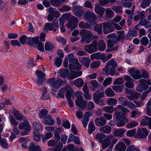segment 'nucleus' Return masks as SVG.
<instances>
[{
    "mask_svg": "<svg viewBox=\"0 0 151 151\" xmlns=\"http://www.w3.org/2000/svg\"><path fill=\"white\" fill-rule=\"evenodd\" d=\"M111 130V128L109 127L105 126L104 127H100L99 129L100 131L105 133L106 134L109 133Z\"/></svg>",
    "mask_w": 151,
    "mask_h": 151,
    "instance_id": "36",
    "label": "nucleus"
},
{
    "mask_svg": "<svg viewBox=\"0 0 151 151\" xmlns=\"http://www.w3.org/2000/svg\"><path fill=\"white\" fill-rule=\"evenodd\" d=\"M60 92H66V97L72 95L73 93V90L69 85H67L65 87L61 88L59 90Z\"/></svg>",
    "mask_w": 151,
    "mask_h": 151,
    "instance_id": "11",
    "label": "nucleus"
},
{
    "mask_svg": "<svg viewBox=\"0 0 151 151\" xmlns=\"http://www.w3.org/2000/svg\"><path fill=\"white\" fill-rule=\"evenodd\" d=\"M83 81L80 78H78L74 80V84L78 87H82L84 84Z\"/></svg>",
    "mask_w": 151,
    "mask_h": 151,
    "instance_id": "34",
    "label": "nucleus"
},
{
    "mask_svg": "<svg viewBox=\"0 0 151 151\" xmlns=\"http://www.w3.org/2000/svg\"><path fill=\"white\" fill-rule=\"evenodd\" d=\"M140 71L138 69H136L134 74L131 75V76L135 79H139L142 78L141 75L140 74Z\"/></svg>",
    "mask_w": 151,
    "mask_h": 151,
    "instance_id": "43",
    "label": "nucleus"
},
{
    "mask_svg": "<svg viewBox=\"0 0 151 151\" xmlns=\"http://www.w3.org/2000/svg\"><path fill=\"white\" fill-rule=\"evenodd\" d=\"M117 120V122L116 125L118 127H124V126L125 123L128 122V119L126 117H121Z\"/></svg>",
    "mask_w": 151,
    "mask_h": 151,
    "instance_id": "20",
    "label": "nucleus"
},
{
    "mask_svg": "<svg viewBox=\"0 0 151 151\" xmlns=\"http://www.w3.org/2000/svg\"><path fill=\"white\" fill-rule=\"evenodd\" d=\"M112 88L115 92L119 93L124 90V86H112Z\"/></svg>",
    "mask_w": 151,
    "mask_h": 151,
    "instance_id": "37",
    "label": "nucleus"
},
{
    "mask_svg": "<svg viewBox=\"0 0 151 151\" xmlns=\"http://www.w3.org/2000/svg\"><path fill=\"white\" fill-rule=\"evenodd\" d=\"M75 103L77 106L83 110H84L86 109L87 104L86 101H83V99L76 100Z\"/></svg>",
    "mask_w": 151,
    "mask_h": 151,
    "instance_id": "17",
    "label": "nucleus"
},
{
    "mask_svg": "<svg viewBox=\"0 0 151 151\" xmlns=\"http://www.w3.org/2000/svg\"><path fill=\"white\" fill-rule=\"evenodd\" d=\"M139 93L136 92H133L130 95H127V97L130 100L137 99L139 96Z\"/></svg>",
    "mask_w": 151,
    "mask_h": 151,
    "instance_id": "32",
    "label": "nucleus"
},
{
    "mask_svg": "<svg viewBox=\"0 0 151 151\" xmlns=\"http://www.w3.org/2000/svg\"><path fill=\"white\" fill-rule=\"evenodd\" d=\"M36 74L38 77V79L36 82L38 85L42 84L45 80V74L39 70L36 71Z\"/></svg>",
    "mask_w": 151,
    "mask_h": 151,
    "instance_id": "10",
    "label": "nucleus"
},
{
    "mask_svg": "<svg viewBox=\"0 0 151 151\" xmlns=\"http://www.w3.org/2000/svg\"><path fill=\"white\" fill-rule=\"evenodd\" d=\"M101 64L100 61L97 60L92 62L90 64V67L91 68H94L99 67Z\"/></svg>",
    "mask_w": 151,
    "mask_h": 151,
    "instance_id": "49",
    "label": "nucleus"
},
{
    "mask_svg": "<svg viewBox=\"0 0 151 151\" xmlns=\"http://www.w3.org/2000/svg\"><path fill=\"white\" fill-rule=\"evenodd\" d=\"M106 17L109 18H111L114 15V12L110 8H107L105 10Z\"/></svg>",
    "mask_w": 151,
    "mask_h": 151,
    "instance_id": "35",
    "label": "nucleus"
},
{
    "mask_svg": "<svg viewBox=\"0 0 151 151\" xmlns=\"http://www.w3.org/2000/svg\"><path fill=\"white\" fill-rule=\"evenodd\" d=\"M102 27L103 28L102 23L96 25L94 27V30L97 32L99 35H101L102 33Z\"/></svg>",
    "mask_w": 151,
    "mask_h": 151,
    "instance_id": "40",
    "label": "nucleus"
},
{
    "mask_svg": "<svg viewBox=\"0 0 151 151\" xmlns=\"http://www.w3.org/2000/svg\"><path fill=\"white\" fill-rule=\"evenodd\" d=\"M117 63L115 62L113 59H111L107 63L105 68H103V70L105 72V74L107 75H109V70L110 67L109 66L111 65L112 67L116 68L117 66Z\"/></svg>",
    "mask_w": 151,
    "mask_h": 151,
    "instance_id": "8",
    "label": "nucleus"
},
{
    "mask_svg": "<svg viewBox=\"0 0 151 151\" xmlns=\"http://www.w3.org/2000/svg\"><path fill=\"white\" fill-rule=\"evenodd\" d=\"M67 15V14L66 13L63 14L59 18V21L60 24L61 25H63L64 24Z\"/></svg>",
    "mask_w": 151,
    "mask_h": 151,
    "instance_id": "57",
    "label": "nucleus"
},
{
    "mask_svg": "<svg viewBox=\"0 0 151 151\" xmlns=\"http://www.w3.org/2000/svg\"><path fill=\"white\" fill-rule=\"evenodd\" d=\"M117 41L115 39H112L108 40L107 45L109 48H112L114 46V44H116Z\"/></svg>",
    "mask_w": 151,
    "mask_h": 151,
    "instance_id": "50",
    "label": "nucleus"
},
{
    "mask_svg": "<svg viewBox=\"0 0 151 151\" xmlns=\"http://www.w3.org/2000/svg\"><path fill=\"white\" fill-rule=\"evenodd\" d=\"M91 62L89 58L84 57L80 61V62L83 65L85 66L87 68H88L89 66V64Z\"/></svg>",
    "mask_w": 151,
    "mask_h": 151,
    "instance_id": "33",
    "label": "nucleus"
},
{
    "mask_svg": "<svg viewBox=\"0 0 151 151\" xmlns=\"http://www.w3.org/2000/svg\"><path fill=\"white\" fill-rule=\"evenodd\" d=\"M103 109L106 112L111 114L113 112L114 108L112 106H106L104 107Z\"/></svg>",
    "mask_w": 151,
    "mask_h": 151,
    "instance_id": "51",
    "label": "nucleus"
},
{
    "mask_svg": "<svg viewBox=\"0 0 151 151\" xmlns=\"http://www.w3.org/2000/svg\"><path fill=\"white\" fill-rule=\"evenodd\" d=\"M47 83L54 88L59 89L63 85V81L61 79L55 81L54 78H51L47 80Z\"/></svg>",
    "mask_w": 151,
    "mask_h": 151,
    "instance_id": "4",
    "label": "nucleus"
},
{
    "mask_svg": "<svg viewBox=\"0 0 151 151\" xmlns=\"http://www.w3.org/2000/svg\"><path fill=\"white\" fill-rule=\"evenodd\" d=\"M54 27L52 23H46L44 27V30L47 32L48 30H52Z\"/></svg>",
    "mask_w": 151,
    "mask_h": 151,
    "instance_id": "47",
    "label": "nucleus"
},
{
    "mask_svg": "<svg viewBox=\"0 0 151 151\" xmlns=\"http://www.w3.org/2000/svg\"><path fill=\"white\" fill-rule=\"evenodd\" d=\"M83 18L91 25L95 24V20L97 17L95 14L93 12L90 11H87L85 12L83 16Z\"/></svg>",
    "mask_w": 151,
    "mask_h": 151,
    "instance_id": "3",
    "label": "nucleus"
},
{
    "mask_svg": "<svg viewBox=\"0 0 151 151\" xmlns=\"http://www.w3.org/2000/svg\"><path fill=\"white\" fill-rule=\"evenodd\" d=\"M33 127L35 129L40 130L42 129V126L40 124L36 122H34L33 124Z\"/></svg>",
    "mask_w": 151,
    "mask_h": 151,
    "instance_id": "64",
    "label": "nucleus"
},
{
    "mask_svg": "<svg viewBox=\"0 0 151 151\" xmlns=\"http://www.w3.org/2000/svg\"><path fill=\"white\" fill-rule=\"evenodd\" d=\"M95 122L96 125L98 127L104 126L106 123V120L103 116L96 119Z\"/></svg>",
    "mask_w": 151,
    "mask_h": 151,
    "instance_id": "21",
    "label": "nucleus"
},
{
    "mask_svg": "<svg viewBox=\"0 0 151 151\" xmlns=\"http://www.w3.org/2000/svg\"><path fill=\"white\" fill-rule=\"evenodd\" d=\"M148 134V131L146 129L139 128L137 131L136 136L138 138H143L147 137Z\"/></svg>",
    "mask_w": 151,
    "mask_h": 151,
    "instance_id": "9",
    "label": "nucleus"
},
{
    "mask_svg": "<svg viewBox=\"0 0 151 151\" xmlns=\"http://www.w3.org/2000/svg\"><path fill=\"white\" fill-rule=\"evenodd\" d=\"M111 9L116 13H122V7L121 6H114L112 7Z\"/></svg>",
    "mask_w": 151,
    "mask_h": 151,
    "instance_id": "41",
    "label": "nucleus"
},
{
    "mask_svg": "<svg viewBox=\"0 0 151 151\" xmlns=\"http://www.w3.org/2000/svg\"><path fill=\"white\" fill-rule=\"evenodd\" d=\"M114 114H115L116 117V120H118L121 117H125L124 114H122V113L121 111H117L115 112Z\"/></svg>",
    "mask_w": 151,
    "mask_h": 151,
    "instance_id": "59",
    "label": "nucleus"
},
{
    "mask_svg": "<svg viewBox=\"0 0 151 151\" xmlns=\"http://www.w3.org/2000/svg\"><path fill=\"white\" fill-rule=\"evenodd\" d=\"M98 46V49L101 51H103L106 48V46L103 40H99L97 44Z\"/></svg>",
    "mask_w": 151,
    "mask_h": 151,
    "instance_id": "29",
    "label": "nucleus"
},
{
    "mask_svg": "<svg viewBox=\"0 0 151 151\" xmlns=\"http://www.w3.org/2000/svg\"><path fill=\"white\" fill-rule=\"evenodd\" d=\"M125 131L123 129L119 128L114 130L113 134L114 135L117 137H122L123 134Z\"/></svg>",
    "mask_w": 151,
    "mask_h": 151,
    "instance_id": "25",
    "label": "nucleus"
},
{
    "mask_svg": "<svg viewBox=\"0 0 151 151\" xmlns=\"http://www.w3.org/2000/svg\"><path fill=\"white\" fill-rule=\"evenodd\" d=\"M138 25H142L145 27L146 28H148V21L145 19H142L139 22Z\"/></svg>",
    "mask_w": 151,
    "mask_h": 151,
    "instance_id": "52",
    "label": "nucleus"
},
{
    "mask_svg": "<svg viewBox=\"0 0 151 151\" xmlns=\"http://www.w3.org/2000/svg\"><path fill=\"white\" fill-rule=\"evenodd\" d=\"M63 146V144L61 142H58L57 144L54 146V148H52V150L54 151H60Z\"/></svg>",
    "mask_w": 151,
    "mask_h": 151,
    "instance_id": "38",
    "label": "nucleus"
},
{
    "mask_svg": "<svg viewBox=\"0 0 151 151\" xmlns=\"http://www.w3.org/2000/svg\"><path fill=\"white\" fill-rule=\"evenodd\" d=\"M37 48L40 51H44V44L43 43L39 41V40H38V42H37Z\"/></svg>",
    "mask_w": 151,
    "mask_h": 151,
    "instance_id": "63",
    "label": "nucleus"
},
{
    "mask_svg": "<svg viewBox=\"0 0 151 151\" xmlns=\"http://www.w3.org/2000/svg\"><path fill=\"white\" fill-rule=\"evenodd\" d=\"M115 148L117 151H125L126 149V146L123 142H120L116 145Z\"/></svg>",
    "mask_w": 151,
    "mask_h": 151,
    "instance_id": "22",
    "label": "nucleus"
},
{
    "mask_svg": "<svg viewBox=\"0 0 151 151\" xmlns=\"http://www.w3.org/2000/svg\"><path fill=\"white\" fill-rule=\"evenodd\" d=\"M45 47V50L50 51L53 49L54 46L51 43L49 42H46Z\"/></svg>",
    "mask_w": 151,
    "mask_h": 151,
    "instance_id": "46",
    "label": "nucleus"
},
{
    "mask_svg": "<svg viewBox=\"0 0 151 151\" xmlns=\"http://www.w3.org/2000/svg\"><path fill=\"white\" fill-rule=\"evenodd\" d=\"M79 26L80 28H81L88 29L91 27V26L90 24L83 22L79 23Z\"/></svg>",
    "mask_w": 151,
    "mask_h": 151,
    "instance_id": "53",
    "label": "nucleus"
},
{
    "mask_svg": "<svg viewBox=\"0 0 151 151\" xmlns=\"http://www.w3.org/2000/svg\"><path fill=\"white\" fill-rule=\"evenodd\" d=\"M150 3V0H143L141 3V7L142 8H145L146 7L149 6Z\"/></svg>",
    "mask_w": 151,
    "mask_h": 151,
    "instance_id": "54",
    "label": "nucleus"
},
{
    "mask_svg": "<svg viewBox=\"0 0 151 151\" xmlns=\"http://www.w3.org/2000/svg\"><path fill=\"white\" fill-rule=\"evenodd\" d=\"M105 10L104 8L99 6L97 4H95L94 11L97 14H99L101 17H103Z\"/></svg>",
    "mask_w": 151,
    "mask_h": 151,
    "instance_id": "14",
    "label": "nucleus"
},
{
    "mask_svg": "<svg viewBox=\"0 0 151 151\" xmlns=\"http://www.w3.org/2000/svg\"><path fill=\"white\" fill-rule=\"evenodd\" d=\"M76 96L77 98L76 100H81L83 99V94L81 91H77L75 93Z\"/></svg>",
    "mask_w": 151,
    "mask_h": 151,
    "instance_id": "58",
    "label": "nucleus"
},
{
    "mask_svg": "<svg viewBox=\"0 0 151 151\" xmlns=\"http://www.w3.org/2000/svg\"><path fill=\"white\" fill-rule=\"evenodd\" d=\"M117 33L118 35L116 38V40L117 42L123 41L125 38L124 31L123 30L119 31H117Z\"/></svg>",
    "mask_w": 151,
    "mask_h": 151,
    "instance_id": "18",
    "label": "nucleus"
},
{
    "mask_svg": "<svg viewBox=\"0 0 151 151\" xmlns=\"http://www.w3.org/2000/svg\"><path fill=\"white\" fill-rule=\"evenodd\" d=\"M18 128L20 130L24 129L25 130L21 132V135L22 136L27 135L31 129V127L27 120H24L20 123L19 124Z\"/></svg>",
    "mask_w": 151,
    "mask_h": 151,
    "instance_id": "2",
    "label": "nucleus"
},
{
    "mask_svg": "<svg viewBox=\"0 0 151 151\" xmlns=\"http://www.w3.org/2000/svg\"><path fill=\"white\" fill-rule=\"evenodd\" d=\"M28 148L29 149V151H39L41 149L39 145L35 146V143L34 142L30 143Z\"/></svg>",
    "mask_w": 151,
    "mask_h": 151,
    "instance_id": "24",
    "label": "nucleus"
},
{
    "mask_svg": "<svg viewBox=\"0 0 151 151\" xmlns=\"http://www.w3.org/2000/svg\"><path fill=\"white\" fill-rule=\"evenodd\" d=\"M9 118L10 120V122L14 126H16L18 124V122L16 121L12 115H9Z\"/></svg>",
    "mask_w": 151,
    "mask_h": 151,
    "instance_id": "48",
    "label": "nucleus"
},
{
    "mask_svg": "<svg viewBox=\"0 0 151 151\" xmlns=\"http://www.w3.org/2000/svg\"><path fill=\"white\" fill-rule=\"evenodd\" d=\"M55 123V121L52 119V117L50 115H48L45 116L44 123L46 125H52Z\"/></svg>",
    "mask_w": 151,
    "mask_h": 151,
    "instance_id": "23",
    "label": "nucleus"
},
{
    "mask_svg": "<svg viewBox=\"0 0 151 151\" xmlns=\"http://www.w3.org/2000/svg\"><path fill=\"white\" fill-rule=\"evenodd\" d=\"M114 137L112 135H110L107 137L106 138L101 142L103 149H105L110 145L111 140Z\"/></svg>",
    "mask_w": 151,
    "mask_h": 151,
    "instance_id": "12",
    "label": "nucleus"
},
{
    "mask_svg": "<svg viewBox=\"0 0 151 151\" xmlns=\"http://www.w3.org/2000/svg\"><path fill=\"white\" fill-rule=\"evenodd\" d=\"M79 35L82 38L81 41L82 43L85 42L86 44H89L91 42V38L93 34L89 31L81 29Z\"/></svg>",
    "mask_w": 151,
    "mask_h": 151,
    "instance_id": "1",
    "label": "nucleus"
},
{
    "mask_svg": "<svg viewBox=\"0 0 151 151\" xmlns=\"http://www.w3.org/2000/svg\"><path fill=\"white\" fill-rule=\"evenodd\" d=\"M69 73V71L68 69H62L60 71V75L62 78L67 77Z\"/></svg>",
    "mask_w": 151,
    "mask_h": 151,
    "instance_id": "45",
    "label": "nucleus"
},
{
    "mask_svg": "<svg viewBox=\"0 0 151 151\" xmlns=\"http://www.w3.org/2000/svg\"><path fill=\"white\" fill-rule=\"evenodd\" d=\"M39 40V37L37 36L33 38L29 37L27 38V43L31 46L37 45V42Z\"/></svg>",
    "mask_w": 151,
    "mask_h": 151,
    "instance_id": "16",
    "label": "nucleus"
},
{
    "mask_svg": "<svg viewBox=\"0 0 151 151\" xmlns=\"http://www.w3.org/2000/svg\"><path fill=\"white\" fill-rule=\"evenodd\" d=\"M42 90L43 93L41 97V99L44 100L49 99L50 98V96H48V97L47 98L45 97V98H44L45 96V94L46 93L47 91L46 88L45 87H43L42 88Z\"/></svg>",
    "mask_w": 151,
    "mask_h": 151,
    "instance_id": "56",
    "label": "nucleus"
},
{
    "mask_svg": "<svg viewBox=\"0 0 151 151\" xmlns=\"http://www.w3.org/2000/svg\"><path fill=\"white\" fill-rule=\"evenodd\" d=\"M112 78L110 77L106 78L104 81L103 85L104 86H106L110 85L111 82Z\"/></svg>",
    "mask_w": 151,
    "mask_h": 151,
    "instance_id": "62",
    "label": "nucleus"
},
{
    "mask_svg": "<svg viewBox=\"0 0 151 151\" xmlns=\"http://www.w3.org/2000/svg\"><path fill=\"white\" fill-rule=\"evenodd\" d=\"M145 12L143 11L138 12V15L134 17V20L137 21L144 18L145 17Z\"/></svg>",
    "mask_w": 151,
    "mask_h": 151,
    "instance_id": "28",
    "label": "nucleus"
},
{
    "mask_svg": "<svg viewBox=\"0 0 151 151\" xmlns=\"http://www.w3.org/2000/svg\"><path fill=\"white\" fill-rule=\"evenodd\" d=\"M141 44L144 46H146L149 43V40L146 37H142L140 40Z\"/></svg>",
    "mask_w": 151,
    "mask_h": 151,
    "instance_id": "55",
    "label": "nucleus"
},
{
    "mask_svg": "<svg viewBox=\"0 0 151 151\" xmlns=\"http://www.w3.org/2000/svg\"><path fill=\"white\" fill-rule=\"evenodd\" d=\"M62 60L61 58L57 57L55 58V64L58 67H59L62 63Z\"/></svg>",
    "mask_w": 151,
    "mask_h": 151,
    "instance_id": "61",
    "label": "nucleus"
},
{
    "mask_svg": "<svg viewBox=\"0 0 151 151\" xmlns=\"http://www.w3.org/2000/svg\"><path fill=\"white\" fill-rule=\"evenodd\" d=\"M105 95L104 92H100L97 91L93 94V99L95 103H97L99 99L104 96Z\"/></svg>",
    "mask_w": 151,
    "mask_h": 151,
    "instance_id": "13",
    "label": "nucleus"
},
{
    "mask_svg": "<svg viewBox=\"0 0 151 151\" xmlns=\"http://www.w3.org/2000/svg\"><path fill=\"white\" fill-rule=\"evenodd\" d=\"M104 55L101 54L100 52H97L91 55V59L102 60L104 61Z\"/></svg>",
    "mask_w": 151,
    "mask_h": 151,
    "instance_id": "30",
    "label": "nucleus"
},
{
    "mask_svg": "<svg viewBox=\"0 0 151 151\" xmlns=\"http://www.w3.org/2000/svg\"><path fill=\"white\" fill-rule=\"evenodd\" d=\"M78 20V18L74 16H72L69 19V22L67 24L66 27L70 28L71 30H73L77 27Z\"/></svg>",
    "mask_w": 151,
    "mask_h": 151,
    "instance_id": "6",
    "label": "nucleus"
},
{
    "mask_svg": "<svg viewBox=\"0 0 151 151\" xmlns=\"http://www.w3.org/2000/svg\"><path fill=\"white\" fill-rule=\"evenodd\" d=\"M88 132L89 133L91 134L95 129V127L93 121H90L89 124Z\"/></svg>",
    "mask_w": 151,
    "mask_h": 151,
    "instance_id": "44",
    "label": "nucleus"
},
{
    "mask_svg": "<svg viewBox=\"0 0 151 151\" xmlns=\"http://www.w3.org/2000/svg\"><path fill=\"white\" fill-rule=\"evenodd\" d=\"M141 124L147 125L151 129V118L145 116V118L142 120Z\"/></svg>",
    "mask_w": 151,
    "mask_h": 151,
    "instance_id": "19",
    "label": "nucleus"
},
{
    "mask_svg": "<svg viewBox=\"0 0 151 151\" xmlns=\"http://www.w3.org/2000/svg\"><path fill=\"white\" fill-rule=\"evenodd\" d=\"M81 75L82 73L81 71H72L71 72L70 75L68 76V78L69 79L72 80L80 76Z\"/></svg>",
    "mask_w": 151,
    "mask_h": 151,
    "instance_id": "27",
    "label": "nucleus"
},
{
    "mask_svg": "<svg viewBox=\"0 0 151 151\" xmlns=\"http://www.w3.org/2000/svg\"><path fill=\"white\" fill-rule=\"evenodd\" d=\"M106 96L109 97H113L115 96V93L111 88H108L106 89L104 92Z\"/></svg>",
    "mask_w": 151,
    "mask_h": 151,
    "instance_id": "39",
    "label": "nucleus"
},
{
    "mask_svg": "<svg viewBox=\"0 0 151 151\" xmlns=\"http://www.w3.org/2000/svg\"><path fill=\"white\" fill-rule=\"evenodd\" d=\"M124 78L127 81L125 84V86L126 87L130 88H132L134 87V85L133 84L134 80L132 78L129 76H125Z\"/></svg>",
    "mask_w": 151,
    "mask_h": 151,
    "instance_id": "15",
    "label": "nucleus"
},
{
    "mask_svg": "<svg viewBox=\"0 0 151 151\" xmlns=\"http://www.w3.org/2000/svg\"><path fill=\"white\" fill-rule=\"evenodd\" d=\"M49 12L55 18H58L60 16V13L58 11L52 7L49 8Z\"/></svg>",
    "mask_w": 151,
    "mask_h": 151,
    "instance_id": "26",
    "label": "nucleus"
},
{
    "mask_svg": "<svg viewBox=\"0 0 151 151\" xmlns=\"http://www.w3.org/2000/svg\"><path fill=\"white\" fill-rule=\"evenodd\" d=\"M117 100L116 99L113 98H109L107 101V103L108 105L115 106L117 104Z\"/></svg>",
    "mask_w": 151,
    "mask_h": 151,
    "instance_id": "42",
    "label": "nucleus"
},
{
    "mask_svg": "<svg viewBox=\"0 0 151 151\" xmlns=\"http://www.w3.org/2000/svg\"><path fill=\"white\" fill-rule=\"evenodd\" d=\"M85 49L86 52L90 54L96 52L97 50V41L94 40L91 44L86 45Z\"/></svg>",
    "mask_w": 151,
    "mask_h": 151,
    "instance_id": "5",
    "label": "nucleus"
},
{
    "mask_svg": "<svg viewBox=\"0 0 151 151\" xmlns=\"http://www.w3.org/2000/svg\"><path fill=\"white\" fill-rule=\"evenodd\" d=\"M68 59L69 63H74L76 62V60H78L77 58H74L73 54L70 53L68 55Z\"/></svg>",
    "mask_w": 151,
    "mask_h": 151,
    "instance_id": "60",
    "label": "nucleus"
},
{
    "mask_svg": "<svg viewBox=\"0 0 151 151\" xmlns=\"http://www.w3.org/2000/svg\"><path fill=\"white\" fill-rule=\"evenodd\" d=\"M13 114L17 120L22 121L25 118L23 115L21 114L17 110H16L14 111Z\"/></svg>",
    "mask_w": 151,
    "mask_h": 151,
    "instance_id": "31",
    "label": "nucleus"
},
{
    "mask_svg": "<svg viewBox=\"0 0 151 151\" xmlns=\"http://www.w3.org/2000/svg\"><path fill=\"white\" fill-rule=\"evenodd\" d=\"M104 33L107 34L112 32L115 30L114 26L111 24L107 22L102 23Z\"/></svg>",
    "mask_w": 151,
    "mask_h": 151,
    "instance_id": "7",
    "label": "nucleus"
}]
</instances>
